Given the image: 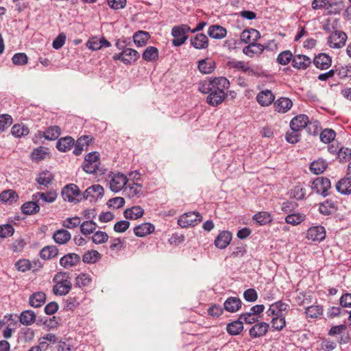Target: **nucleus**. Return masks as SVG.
I'll return each instance as SVG.
<instances>
[{"instance_id":"1","label":"nucleus","mask_w":351,"mask_h":351,"mask_svg":"<svg viewBox=\"0 0 351 351\" xmlns=\"http://www.w3.org/2000/svg\"><path fill=\"white\" fill-rule=\"evenodd\" d=\"M230 86L229 81L224 77H214L208 82H204L199 90L203 93H209L206 98L208 104L217 106L227 97L224 92Z\"/></svg>"},{"instance_id":"2","label":"nucleus","mask_w":351,"mask_h":351,"mask_svg":"<svg viewBox=\"0 0 351 351\" xmlns=\"http://www.w3.org/2000/svg\"><path fill=\"white\" fill-rule=\"evenodd\" d=\"M53 282L52 292L56 295H66L71 290L72 283L68 272H58L53 278Z\"/></svg>"},{"instance_id":"3","label":"nucleus","mask_w":351,"mask_h":351,"mask_svg":"<svg viewBox=\"0 0 351 351\" xmlns=\"http://www.w3.org/2000/svg\"><path fill=\"white\" fill-rule=\"evenodd\" d=\"M191 31V28L187 25H180L174 26L171 29V35L173 37L172 45L174 47L182 45L188 38L186 33Z\"/></svg>"},{"instance_id":"4","label":"nucleus","mask_w":351,"mask_h":351,"mask_svg":"<svg viewBox=\"0 0 351 351\" xmlns=\"http://www.w3.org/2000/svg\"><path fill=\"white\" fill-rule=\"evenodd\" d=\"M62 197L64 201L77 203L83 199L79 187L75 184L66 185L62 190Z\"/></svg>"},{"instance_id":"5","label":"nucleus","mask_w":351,"mask_h":351,"mask_svg":"<svg viewBox=\"0 0 351 351\" xmlns=\"http://www.w3.org/2000/svg\"><path fill=\"white\" fill-rule=\"evenodd\" d=\"M128 182V177L122 173H111L109 174V187L114 193H118L124 189Z\"/></svg>"},{"instance_id":"6","label":"nucleus","mask_w":351,"mask_h":351,"mask_svg":"<svg viewBox=\"0 0 351 351\" xmlns=\"http://www.w3.org/2000/svg\"><path fill=\"white\" fill-rule=\"evenodd\" d=\"M202 220V217L198 212H189L184 213L179 218L178 225L182 228L195 226Z\"/></svg>"},{"instance_id":"7","label":"nucleus","mask_w":351,"mask_h":351,"mask_svg":"<svg viewBox=\"0 0 351 351\" xmlns=\"http://www.w3.org/2000/svg\"><path fill=\"white\" fill-rule=\"evenodd\" d=\"M99 156L97 152H90L86 156L82 167L86 173H95L97 171L100 163Z\"/></svg>"},{"instance_id":"8","label":"nucleus","mask_w":351,"mask_h":351,"mask_svg":"<svg viewBox=\"0 0 351 351\" xmlns=\"http://www.w3.org/2000/svg\"><path fill=\"white\" fill-rule=\"evenodd\" d=\"M331 186L330 180L325 177H319L312 182L311 189L317 193L326 197L328 195V191Z\"/></svg>"},{"instance_id":"9","label":"nucleus","mask_w":351,"mask_h":351,"mask_svg":"<svg viewBox=\"0 0 351 351\" xmlns=\"http://www.w3.org/2000/svg\"><path fill=\"white\" fill-rule=\"evenodd\" d=\"M347 35L342 31L335 30L328 37L327 43L330 48L340 49L346 42Z\"/></svg>"},{"instance_id":"10","label":"nucleus","mask_w":351,"mask_h":351,"mask_svg":"<svg viewBox=\"0 0 351 351\" xmlns=\"http://www.w3.org/2000/svg\"><path fill=\"white\" fill-rule=\"evenodd\" d=\"M104 194V188L99 184H93L88 187L82 194L83 199H87L90 202H95L101 198Z\"/></svg>"},{"instance_id":"11","label":"nucleus","mask_w":351,"mask_h":351,"mask_svg":"<svg viewBox=\"0 0 351 351\" xmlns=\"http://www.w3.org/2000/svg\"><path fill=\"white\" fill-rule=\"evenodd\" d=\"M326 237L325 228L322 226H313L307 230L306 238L314 242H321Z\"/></svg>"},{"instance_id":"12","label":"nucleus","mask_w":351,"mask_h":351,"mask_svg":"<svg viewBox=\"0 0 351 351\" xmlns=\"http://www.w3.org/2000/svg\"><path fill=\"white\" fill-rule=\"evenodd\" d=\"M275 100V96L271 90H264L256 95V101L261 106H269Z\"/></svg>"},{"instance_id":"13","label":"nucleus","mask_w":351,"mask_h":351,"mask_svg":"<svg viewBox=\"0 0 351 351\" xmlns=\"http://www.w3.org/2000/svg\"><path fill=\"white\" fill-rule=\"evenodd\" d=\"M191 46L196 49H206L208 47V37L202 34H197L195 36H193L190 39Z\"/></svg>"},{"instance_id":"14","label":"nucleus","mask_w":351,"mask_h":351,"mask_svg":"<svg viewBox=\"0 0 351 351\" xmlns=\"http://www.w3.org/2000/svg\"><path fill=\"white\" fill-rule=\"evenodd\" d=\"M142 189L143 185L141 183L128 182L124 188V192L130 198L139 197L143 193Z\"/></svg>"},{"instance_id":"15","label":"nucleus","mask_w":351,"mask_h":351,"mask_svg":"<svg viewBox=\"0 0 351 351\" xmlns=\"http://www.w3.org/2000/svg\"><path fill=\"white\" fill-rule=\"evenodd\" d=\"M312 61L310 58L305 55H294L292 60V66L297 69H306L311 64Z\"/></svg>"},{"instance_id":"16","label":"nucleus","mask_w":351,"mask_h":351,"mask_svg":"<svg viewBox=\"0 0 351 351\" xmlns=\"http://www.w3.org/2000/svg\"><path fill=\"white\" fill-rule=\"evenodd\" d=\"M313 64L317 69L325 70L331 66L332 59L326 53H319L314 58Z\"/></svg>"},{"instance_id":"17","label":"nucleus","mask_w":351,"mask_h":351,"mask_svg":"<svg viewBox=\"0 0 351 351\" xmlns=\"http://www.w3.org/2000/svg\"><path fill=\"white\" fill-rule=\"evenodd\" d=\"M261 37L260 33L255 29H245L242 32L240 38L241 40L245 43H256Z\"/></svg>"},{"instance_id":"18","label":"nucleus","mask_w":351,"mask_h":351,"mask_svg":"<svg viewBox=\"0 0 351 351\" xmlns=\"http://www.w3.org/2000/svg\"><path fill=\"white\" fill-rule=\"evenodd\" d=\"M242 306L241 300L237 297H230L223 303V309L230 313L237 312Z\"/></svg>"},{"instance_id":"19","label":"nucleus","mask_w":351,"mask_h":351,"mask_svg":"<svg viewBox=\"0 0 351 351\" xmlns=\"http://www.w3.org/2000/svg\"><path fill=\"white\" fill-rule=\"evenodd\" d=\"M197 67L202 73L210 74L215 69V62L210 58H206L198 61Z\"/></svg>"},{"instance_id":"20","label":"nucleus","mask_w":351,"mask_h":351,"mask_svg":"<svg viewBox=\"0 0 351 351\" xmlns=\"http://www.w3.org/2000/svg\"><path fill=\"white\" fill-rule=\"evenodd\" d=\"M274 109L279 113H285L293 106L292 101L288 97H280L274 102Z\"/></svg>"},{"instance_id":"21","label":"nucleus","mask_w":351,"mask_h":351,"mask_svg":"<svg viewBox=\"0 0 351 351\" xmlns=\"http://www.w3.org/2000/svg\"><path fill=\"white\" fill-rule=\"evenodd\" d=\"M232 240V234L229 231H222L215 240V245L219 249L226 248Z\"/></svg>"},{"instance_id":"22","label":"nucleus","mask_w":351,"mask_h":351,"mask_svg":"<svg viewBox=\"0 0 351 351\" xmlns=\"http://www.w3.org/2000/svg\"><path fill=\"white\" fill-rule=\"evenodd\" d=\"M269 326L265 322H259L254 325L249 330V334L252 338H258L264 336Z\"/></svg>"},{"instance_id":"23","label":"nucleus","mask_w":351,"mask_h":351,"mask_svg":"<svg viewBox=\"0 0 351 351\" xmlns=\"http://www.w3.org/2000/svg\"><path fill=\"white\" fill-rule=\"evenodd\" d=\"M80 256L75 253H69L62 256L60 260V265L64 268H69L76 265L80 261Z\"/></svg>"},{"instance_id":"24","label":"nucleus","mask_w":351,"mask_h":351,"mask_svg":"<svg viewBox=\"0 0 351 351\" xmlns=\"http://www.w3.org/2000/svg\"><path fill=\"white\" fill-rule=\"evenodd\" d=\"M61 134V129L58 125L50 126L45 132H38L39 136H43L49 141L57 139Z\"/></svg>"},{"instance_id":"25","label":"nucleus","mask_w":351,"mask_h":351,"mask_svg":"<svg viewBox=\"0 0 351 351\" xmlns=\"http://www.w3.org/2000/svg\"><path fill=\"white\" fill-rule=\"evenodd\" d=\"M308 122V117L306 114H299L293 117L290 122V128L296 130H301L306 128Z\"/></svg>"},{"instance_id":"26","label":"nucleus","mask_w":351,"mask_h":351,"mask_svg":"<svg viewBox=\"0 0 351 351\" xmlns=\"http://www.w3.org/2000/svg\"><path fill=\"white\" fill-rule=\"evenodd\" d=\"M208 34L212 38L222 39L226 36L227 30L219 25H213L209 27Z\"/></svg>"},{"instance_id":"27","label":"nucleus","mask_w":351,"mask_h":351,"mask_svg":"<svg viewBox=\"0 0 351 351\" xmlns=\"http://www.w3.org/2000/svg\"><path fill=\"white\" fill-rule=\"evenodd\" d=\"M265 49V47L260 43H252L243 49V53L246 56L253 58L256 55H261Z\"/></svg>"},{"instance_id":"28","label":"nucleus","mask_w":351,"mask_h":351,"mask_svg":"<svg viewBox=\"0 0 351 351\" xmlns=\"http://www.w3.org/2000/svg\"><path fill=\"white\" fill-rule=\"evenodd\" d=\"M335 187L337 191L342 195L351 194V178H341L337 182Z\"/></svg>"},{"instance_id":"29","label":"nucleus","mask_w":351,"mask_h":351,"mask_svg":"<svg viewBox=\"0 0 351 351\" xmlns=\"http://www.w3.org/2000/svg\"><path fill=\"white\" fill-rule=\"evenodd\" d=\"M71 238V233L65 229H60L54 232L53 239L60 245L66 244Z\"/></svg>"},{"instance_id":"30","label":"nucleus","mask_w":351,"mask_h":351,"mask_svg":"<svg viewBox=\"0 0 351 351\" xmlns=\"http://www.w3.org/2000/svg\"><path fill=\"white\" fill-rule=\"evenodd\" d=\"M155 230L154 226L151 223H144L136 226L134 228V232L136 236L139 237H145L153 232Z\"/></svg>"},{"instance_id":"31","label":"nucleus","mask_w":351,"mask_h":351,"mask_svg":"<svg viewBox=\"0 0 351 351\" xmlns=\"http://www.w3.org/2000/svg\"><path fill=\"white\" fill-rule=\"evenodd\" d=\"M123 62L125 64H131L139 58L140 54L135 49L127 48L123 49Z\"/></svg>"},{"instance_id":"32","label":"nucleus","mask_w":351,"mask_h":351,"mask_svg":"<svg viewBox=\"0 0 351 351\" xmlns=\"http://www.w3.org/2000/svg\"><path fill=\"white\" fill-rule=\"evenodd\" d=\"M142 58L147 62H155L159 58L158 49L154 46L147 47L142 54Z\"/></svg>"},{"instance_id":"33","label":"nucleus","mask_w":351,"mask_h":351,"mask_svg":"<svg viewBox=\"0 0 351 351\" xmlns=\"http://www.w3.org/2000/svg\"><path fill=\"white\" fill-rule=\"evenodd\" d=\"M75 145L74 139L71 136L60 138L56 143V148L60 152H67Z\"/></svg>"},{"instance_id":"34","label":"nucleus","mask_w":351,"mask_h":351,"mask_svg":"<svg viewBox=\"0 0 351 351\" xmlns=\"http://www.w3.org/2000/svg\"><path fill=\"white\" fill-rule=\"evenodd\" d=\"M46 300V295L44 292L38 291L33 293L29 299L30 306L34 308L40 307Z\"/></svg>"},{"instance_id":"35","label":"nucleus","mask_w":351,"mask_h":351,"mask_svg":"<svg viewBox=\"0 0 351 351\" xmlns=\"http://www.w3.org/2000/svg\"><path fill=\"white\" fill-rule=\"evenodd\" d=\"M328 163L322 158L314 160L310 165V170L312 173L316 175L321 174L326 169Z\"/></svg>"},{"instance_id":"36","label":"nucleus","mask_w":351,"mask_h":351,"mask_svg":"<svg viewBox=\"0 0 351 351\" xmlns=\"http://www.w3.org/2000/svg\"><path fill=\"white\" fill-rule=\"evenodd\" d=\"M319 210L322 215H330L337 210V204L332 200L327 199L320 204Z\"/></svg>"},{"instance_id":"37","label":"nucleus","mask_w":351,"mask_h":351,"mask_svg":"<svg viewBox=\"0 0 351 351\" xmlns=\"http://www.w3.org/2000/svg\"><path fill=\"white\" fill-rule=\"evenodd\" d=\"M144 210L140 206H135L130 208H127L124 211V217L129 219H136L143 217Z\"/></svg>"},{"instance_id":"38","label":"nucleus","mask_w":351,"mask_h":351,"mask_svg":"<svg viewBox=\"0 0 351 351\" xmlns=\"http://www.w3.org/2000/svg\"><path fill=\"white\" fill-rule=\"evenodd\" d=\"M243 330V321L239 317L237 320L227 324L226 330L230 335H239Z\"/></svg>"},{"instance_id":"39","label":"nucleus","mask_w":351,"mask_h":351,"mask_svg":"<svg viewBox=\"0 0 351 351\" xmlns=\"http://www.w3.org/2000/svg\"><path fill=\"white\" fill-rule=\"evenodd\" d=\"M57 198V193L55 191H49L47 193L37 192L32 195L33 200L42 199L47 203H52Z\"/></svg>"},{"instance_id":"40","label":"nucleus","mask_w":351,"mask_h":351,"mask_svg":"<svg viewBox=\"0 0 351 351\" xmlns=\"http://www.w3.org/2000/svg\"><path fill=\"white\" fill-rule=\"evenodd\" d=\"M37 200H32L24 203L21 206L23 213L25 215H34L39 212L40 206L36 203Z\"/></svg>"},{"instance_id":"41","label":"nucleus","mask_w":351,"mask_h":351,"mask_svg":"<svg viewBox=\"0 0 351 351\" xmlns=\"http://www.w3.org/2000/svg\"><path fill=\"white\" fill-rule=\"evenodd\" d=\"M36 320V314L33 311L27 310L21 313L19 317L20 322L25 326L32 325Z\"/></svg>"},{"instance_id":"42","label":"nucleus","mask_w":351,"mask_h":351,"mask_svg":"<svg viewBox=\"0 0 351 351\" xmlns=\"http://www.w3.org/2000/svg\"><path fill=\"white\" fill-rule=\"evenodd\" d=\"M343 3L341 1L329 0L326 10L328 14H337L343 10Z\"/></svg>"},{"instance_id":"43","label":"nucleus","mask_w":351,"mask_h":351,"mask_svg":"<svg viewBox=\"0 0 351 351\" xmlns=\"http://www.w3.org/2000/svg\"><path fill=\"white\" fill-rule=\"evenodd\" d=\"M150 36L148 32L144 31H138L133 36V40L137 47H143L145 45Z\"/></svg>"},{"instance_id":"44","label":"nucleus","mask_w":351,"mask_h":351,"mask_svg":"<svg viewBox=\"0 0 351 351\" xmlns=\"http://www.w3.org/2000/svg\"><path fill=\"white\" fill-rule=\"evenodd\" d=\"M92 282L90 275L85 273H80L75 278V286L80 288L88 287Z\"/></svg>"},{"instance_id":"45","label":"nucleus","mask_w":351,"mask_h":351,"mask_svg":"<svg viewBox=\"0 0 351 351\" xmlns=\"http://www.w3.org/2000/svg\"><path fill=\"white\" fill-rule=\"evenodd\" d=\"M228 66L230 68L237 69L239 70H241V71H243L244 73H247L248 75H253L255 74V72L254 71V70L252 69L247 64H245L244 63V62H243V61H239V60L230 61L228 62Z\"/></svg>"},{"instance_id":"46","label":"nucleus","mask_w":351,"mask_h":351,"mask_svg":"<svg viewBox=\"0 0 351 351\" xmlns=\"http://www.w3.org/2000/svg\"><path fill=\"white\" fill-rule=\"evenodd\" d=\"M58 253V248L54 245H49L43 247L40 252V256L43 259L47 260L54 258Z\"/></svg>"},{"instance_id":"47","label":"nucleus","mask_w":351,"mask_h":351,"mask_svg":"<svg viewBox=\"0 0 351 351\" xmlns=\"http://www.w3.org/2000/svg\"><path fill=\"white\" fill-rule=\"evenodd\" d=\"M101 258V254L94 250L87 251L82 256V261L85 263L93 264Z\"/></svg>"},{"instance_id":"48","label":"nucleus","mask_w":351,"mask_h":351,"mask_svg":"<svg viewBox=\"0 0 351 351\" xmlns=\"http://www.w3.org/2000/svg\"><path fill=\"white\" fill-rule=\"evenodd\" d=\"M29 132V128L23 123L14 125L11 130L12 134L16 138L27 136Z\"/></svg>"},{"instance_id":"49","label":"nucleus","mask_w":351,"mask_h":351,"mask_svg":"<svg viewBox=\"0 0 351 351\" xmlns=\"http://www.w3.org/2000/svg\"><path fill=\"white\" fill-rule=\"evenodd\" d=\"M97 225L92 220L80 223V231L84 235L90 234L96 230Z\"/></svg>"},{"instance_id":"50","label":"nucleus","mask_w":351,"mask_h":351,"mask_svg":"<svg viewBox=\"0 0 351 351\" xmlns=\"http://www.w3.org/2000/svg\"><path fill=\"white\" fill-rule=\"evenodd\" d=\"M253 219L259 225L263 226L270 223L272 221V217L267 212H259L254 215Z\"/></svg>"},{"instance_id":"51","label":"nucleus","mask_w":351,"mask_h":351,"mask_svg":"<svg viewBox=\"0 0 351 351\" xmlns=\"http://www.w3.org/2000/svg\"><path fill=\"white\" fill-rule=\"evenodd\" d=\"M322 313L323 308L319 305H312L305 308V314L310 318H317Z\"/></svg>"},{"instance_id":"52","label":"nucleus","mask_w":351,"mask_h":351,"mask_svg":"<svg viewBox=\"0 0 351 351\" xmlns=\"http://www.w3.org/2000/svg\"><path fill=\"white\" fill-rule=\"evenodd\" d=\"M53 179V174L48 171H45L41 172L38 175V178H36V181L39 184L47 186L51 183Z\"/></svg>"},{"instance_id":"53","label":"nucleus","mask_w":351,"mask_h":351,"mask_svg":"<svg viewBox=\"0 0 351 351\" xmlns=\"http://www.w3.org/2000/svg\"><path fill=\"white\" fill-rule=\"evenodd\" d=\"M300 131L290 128L286 133L285 138L289 143L294 144L300 141Z\"/></svg>"},{"instance_id":"54","label":"nucleus","mask_w":351,"mask_h":351,"mask_svg":"<svg viewBox=\"0 0 351 351\" xmlns=\"http://www.w3.org/2000/svg\"><path fill=\"white\" fill-rule=\"evenodd\" d=\"M336 136V133L332 129H325L320 133V140L324 143H330Z\"/></svg>"},{"instance_id":"55","label":"nucleus","mask_w":351,"mask_h":351,"mask_svg":"<svg viewBox=\"0 0 351 351\" xmlns=\"http://www.w3.org/2000/svg\"><path fill=\"white\" fill-rule=\"evenodd\" d=\"M293 55L289 50L284 51L278 56L277 62L281 65H287L293 59Z\"/></svg>"},{"instance_id":"56","label":"nucleus","mask_w":351,"mask_h":351,"mask_svg":"<svg viewBox=\"0 0 351 351\" xmlns=\"http://www.w3.org/2000/svg\"><path fill=\"white\" fill-rule=\"evenodd\" d=\"M304 220V215L300 213H293L288 215L285 217V221L291 225L295 226L300 224Z\"/></svg>"},{"instance_id":"57","label":"nucleus","mask_w":351,"mask_h":351,"mask_svg":"<svg viewBox=\"0 0 351 351\" xmlns=\"http://www.w3.org/2000/svg\"><path fill=\"white\" fill-rule=\"evenodd\" d=\"M81 219L78 217H68L62 221V226L68 229H73L80 226Z\"/></svg>"},{"instance_id":"58","label":"nucleus","mask_w":351,"mask_h":351,"mask_svg":"<svg viewBox=\"0 0 351 351\" xmlns=\"http://www.w3.org/2000/svg\"><path fill=\"white\" fill-rule=\"evenodd\" d=\"M272 328L278 331H280L284 328L286 325V322L284 315H280L278 317H274L271 321Z\"/></svg>"},{"instance_id":"59","label":"nucleus","mask_w":351,"mask_h":351,"mask_svg":"<svg viewBox=\"0 0 351 351\" xmlns=\"http://www.w3.org/2000/svg\"><path fill=\"white\" fill-rule=\"evenodd\" d=\"M108 239V235L103 231H97L92 236V241L95 244L106 243Z\"/></svg>"},{"instance_id":"60","label":"nucleus","mask_w":351,"mask_h":351,"mask_svg":"<svg viewBox=\"0 0 351 351\" xmlns=\"http://www.w3.org/2000/svg\"><path fill=\"white\" fill-rule=\"evenodd\" d=\"M125 204V199L121 197H116L110 199L107 202V206L109 208H112L114 209H119L123 207Z\"/></svg>"},{"instance_id":"61","label":"nucleus","mask_w":351,"mask_h":351,"mask_svg":"<svg viewBox=\"0 0 351 351\" xmlns=\"http://www.w3.org/2000/svg\"><path fill=\"white\" fill-rule=\"evenodd\" d=\"M79 305L80 300L77 297H69L64 302V307L68 311H73Z\"/></svg>"},{"instance_id":"62","label":"nucleus","mask_w":351,"mask_h":351,"mask_svg":"<svg viewBox=\"0 0 351 351\" xmlns=\"http://www.w3.org/2000/svg\"><path fill=\"white\" fill-rule=\"evenodd\" d=\"M239 317L241 321H243V324L245 323L247 324H252L257 322L259 318L258 317L252 314L250 311L241 314Z\"/></svg>"},{"instance_id":"63","label":"nucleus","mask_w":351,"mask_h":351,"mask_svg":"<svg viewBox=\"0 0 351 351\" xmlns=\"http://www.w3.org/2000/svg\"><path fill=\"white\" fill-rule=\"evenodd\" d=\"M12 60L14 65H25L28 62V58L25 53H17L13 56Z\"/></svg>"},{"instance_id":"64","label":"nucleus","mask_w":351,"mask_h":351,"mask_svg":"<svg viewBox=\"0 0 351 351\" xmlns=\"http://www.w3.org/2000/svg\"><path fill=\"white\" fill-rule=\"evenodd\" d=\"M16 269L19 271L25 272L32 268V264L27 259H20L15 263Z\"/></svg>"}]
</instances>
